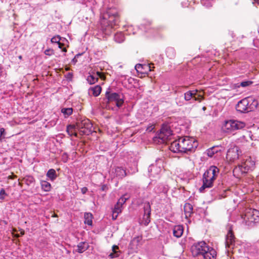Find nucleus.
<instances>
[{"label":"nucleus","instance_id":"dca6fc26","mask_svg":"<svg viewBox=\"0 0 259 259\" xmlns=\"http://www.w3.org/2000/svg\"><path fill=\"white\" fill-rule=\"evenodd\" d=\"M90 245L88 242L86 241H83L79 242L76 246V249H74L73 250V253H75L78 252L79 253H82L89 248Z\"/></svg>","mask_w":259,"mask_h":259},{"label":"nucleus","instance_id":"c756f323","mask_svg":"<svg viewBox=\"0 0 259 259\" xmlns=\"http://www.w3.org/2000/svg\"><path fill=\"white\" fill-rule=\"evenodd\" d=\"M166 54L169 59H172L176 56V51L172 48H168L166 50Z\"/></svg>","mask_w":259,"mask_h":259},{"label":"nucleus","instance_id":"8fccbe9b","mask_svg":"<svg viewBox=\"0 0 259 259\" xmlns=\"http://www.w3.org/2000/svg\"><path fill=\"white\" fill-rule=\"evenodd\" d=\"M88 191V189L87 187H83L81 189V191L82 194H85Z\"/></svg>","mask_w":259,"mask_h":259},{"label":"nucleus","instance_id":"a211bd4d","mask_svg":"<svg viewBox=\"0 0 259 259\" xmlns=\"http://www.w3.org/2000/svg\"><path fill=\"white\" fill-rule=\"evenodd\" d=\"M217 256L216 251L208 246V250H206V252H204L202 257L204 259H215Z\"/></svg>","mask_w":259,"mask_h":259},{"label":"nucleus","instance_id":"aec40b11","mask_svg":"<svg viewBox=\"0 0 259 259\" xmlns=\"http://www.w3.org/2000/svg\"><path fill=\"white\" fill-rule=\"evenodd\" d=\"M221 148L220 146H215L208 149L206 150L207 155L209 157H212L215 153L221 151Z\"/></svg>","mask_w":259,"mask_h":259},{"label":"nucleus","instance_id":"b1692460","mask_svg":"<svg viewBox=\"0 0 259 259\" xmlns=\"http://www.w3.org/2000/svg\"><path fill=\"white\" fill-rule=\"evenodd\" d=\"M161 170L160 167H157L153 164L149 166L148 168V172L152 176L154 177L155 175H158Z\"/></svg>","mask_w":259,"mask_h":259},{"label":"nucleus","instance_id":"f257e3e1","mask_svg":"<svg viewBox=\"0 0 259 259\" xmlns=\"http://www.w3.org/2000/svg\"><path fill=\"white\" fill-rule=\"evenodd\" d=\"M119 16L115 8H108L101 13L100 17L101 30L105 35H109L116 28L119 22Z\"/></svg>","mask_w":259,"mask_h":259},{"label":"nucleus","instance_id":"e433bc0d","mask_svg":"<svg viewBox=\"0 0 259 259\" xmlns=\"http://www.w3.org/2000/svg\"><path fill=\"white\" fill-rule=\"evenodd\" d=\"M176 102L177 104L179 106H182L183 105L186 104V103L185 101V100L182 99V97L176 98Z\"/></svg>","mask_w":259,"mask_h":259},{"label":"nucleus","instance_id":"c9c22d12","mask_svg":"<svg viewBox=\"0 0 259 259\" xmlns=\"http://www.w3.org/2000/svg\"><path fill=\"white\" fill-rule=\"evenodd\" d=\"M155 193L159 194L161 193H165L166 192L164 187L162 185H157L155 188Z\"/></svg>","mask_w":259,"mask_h":259},{"label":"nucleus","instance_id":"bb28decb","mask_svg":"<svg viewBox=\"0 0 259 259\" xmlns=\"http://www.w3.org/2000/svg\"><path fill=\"white\" fill-rule=\"evenodd\" d=\"M84 223L89 226L92 225L93 215L91 213L85 212L84 214Z\"/></svg>","mask_w":259,"mask_h":259},{"label":"nucleus","instance_id":"37998d69","mask_svg":"<svg viewBox=\"0 0 259 259\" xmlns=\"http://www.w3.org/2000/svg\"><path fill=\"white\" fill-rule=\"evenodd\" d=\"M7 194L5 192V190L4 189L2 188L0 190V199H4L6 196H7Z\"/></svg>","mask_w":259,"mask_h":259},{"label":"nucleus","instance_id":"1a4fd4ad","mask_svg":"<svg viewBox=\"0 0 259 259\" xmlns=\"http://www.w3.org/2000/svg\"><path fill=\"white\" fill-rule=\"evenodd\" d=\"M76 126L80 133L82 135H89L92 132V124L88 119L77 121Z\"/></svg>","mask_w":259,"mask_h":259},{"label":"nucleus","instance_id":"a19ab883","mask_svg":"<svg viewBox=\"0 0 259 259\" xmlns=\"http://www.w3.org/2000/svg\"><path fill=\"white\" fill-rule=\"evenodd\" d=\"M252 83L251 81H242L240 83V85H238V87H246L249 86Z\"/></svg>","mask_w":259,"mask_h":259},{"label":"nucleus","instance_id":"7ed1b4c3","mask_svg":"<svg viewBox=\"0 0 259 259\" xmlns=\"http://www.w3.org/2000/svg\"><path fill=\"white\" fill-rule=\"evenodd\" d=\"M219 169L215 166H210L203 175L202 186L200 188V192H202L205 188L212 187L213 183L219 175Z\"/></svg>","mask_w":259,"mask_h":259},{"label":"nucleus","instance_id":"a878e982","mask_svg":"<svg viewBox=\"0 0 259 259\" xmlns=\"http://www.w3.org/2000/svg\"><path fill=\"white\" fill-rule=\"evenodd\" d=\"M184 209L186 217H190L193 212L192 205L190 203H187L184 205Z\"/></svg>","mask_w":259,"mask_h":259},{"label":"nucleus","instance_id":"5701e85b","mask_svg":"<svg viewBox=\"0 0 259 259\" xmlns=\"http://www.w3.org/2000/svg\"><path fill=\"white\" fill-rule=\"evenodd\" d=\"M247 99H250L251 100H249V106H248V109H249V112L253 111L256 109L258 103V101L254 99L252 97H247Z\"/></svg>","mask_w":259,"mask_h":259},{"label":"nucleus","instance_id":"20e7f679","mask_svg":"<svg viewBox=\"0 0 259 259\" xmlns=\"http://www.w3.org/2000/svg\"><path fill=\"white\" fill-rule=\"evenodd\" d=\"M242 218L246 225L253 227L255 223L259 222V211L255 209L247 208L245 209Z\"/></svg>","mask_w":259,"mask_h":259},{"label":"nucleus","instance_id":"58836bf2","mask_svg":"<svg viewBox=\"0 0 259 259\" xmlns=\"http://www.w3.org/2000/svg\"><path fill=\"white\" fill-rule=\"evenodd\" d=\"M142 236H137L133 238L132 241V243H136V245H138L140 241L142 240Z\"/></svg>","mask_w":259,"mask_h":259},{"label":"nucleus","instance_id":"4468645a","mask_svg":"<svg viewBox=\"0 0 259 259\" xmlns=\"http://www.w3.org/2000/svg\"><path fill=\"white\" fill-rule=\"evenodd\" d=\"M197 92V90L193 91H189L186 92L184 94V97L185 101L188 102L192 100L193 101H198L199 102H200L201 101V99L196 97Z\"/></svg>","mask_w":259,"mask_h":259},{"label":"nucleus","instance_id":"de8ad7c7","mask_svg":"<svg viewBox=\"0 0 259 259\" xmlns=\"http://www.w3.org/2000/svg\"><path fill=\"white\" fill-rule=\"evenodd\" d=\"M26 181L27 182V184L29 185L31 183H33L34 182V179L33 177H29L27 179Z\"/></svg>","mask_w":259,"mask_h":259},{"label":"nucleus","instance_id":"cd10ccee","mask_svg":"<svg viewBox=\"0 0 259 259\" xmlns=\"http://www.w3.org/2000/svg\"><path fill=\"white\" fill-rule=\"evenodd\" d=\"M124 35L122 32H117L114 35V40L118 43H121L124 40Z\"/></svg>","mask_w":259,"mask_h":259},{"label":"nucleus","instance_id":"2eb2a0df","mask_svg":"<svg viewBox=\"0 0 259 259\" xmlns=\"http://www.w3.org/2000/svg\"><path fill=\"white\" fill-rule=\"evenodd\" d=\"M235 237L232 230H230L226 237L225 245L226 248H233L234 245Z\"/></svg>","mask_w":259,"mask_h":259},{"label":"nucleus","instance_id":"49530a36","mask_svg":"<svg viewBox=\"0 0 259 259\" xmlns=\"http://www.w3.org/2000/svg\"><path fill=\"white\" fill-rule=\"evenodd\" d=\"M58 47L60 49L62 50V51L64 52H66L67 50L65 48H63L64 44L63 43H61L60 41L58 44Z\"/></svg>","mask_w":259,"mask_h":259},{"label":"nucleus","instance_id":"ddd939ff","mask_svg":"<svg viewBox=\"0 0 259 259\" xmlns=\"http://www.w3.org/2000/svg\"><path fill=\"white\" fill-rule=\"evenodd\" d=\"M249 100L250 99L245 98L239 101L236 106L237 111L241 113L248 112Z\"/></svg>","mask_w":259,"mask_h":259},{"label":"nucleus","instance_id":"7c9ffc66","mask_svg":"<svg viewBox=\"0 0 259 259\" xmlns=\"http://www.w3.org/2000/svg\"><path fill=\"white\" fill-rule=\"evenodd\" d=\"M41 189L46 192H49L51 188V185L50 183L46 181H42L40 183Z\"/></svg>","mask_w":259,"mask_h":259},{"label":"nucleus","instance_id":"6e6d98bb","mask_svg":"<svg viewBox=\"0 0 259 259\" xmlns=\"http://www.w3.org/2000/svg\"><path fill=\"white\" fill-rule=\"evenodd\" d=\"M202 109H203V110H206V107H203L202 108Z\"/></svg>","mask_w":259,"mask_h":259},{"label":"nucleus","instance_id":"79ce46f5","mask_svg":"<svg viewBox=\"0 0 259 259\" xmlns=\"http://www.w3.org/2000/svg\"><path fill=\"white\" fill-rule=\"evenodd\" d=\"M119 255V251H112L109 255V257L111 258H116Z\"/></svg>","mask_w":259,"mask_h":259},{"label":"nucleus","instance_id":"412c9836","mask_svg":"<svg viewBox=\"0 0 259 259\" xmlns=\"http://www.w3.org/2000/svg\"><path fill=\"white\" fill-rule=\"evenodd\" d=\"M76 129H77L76 125L69 124L67 126L66 131L70 136H74L76 137H77Z\"/></svg>","mask_w":259,"mask_h":259},{"label":"nucleus","instance_id":"39448f33","mask_svg":"<svg viewBox=\"0 0 259 259\" xmlns=\"http://www.w3.org/2000/svg\"><path fill=\"white\" fill-rule=\"evenodd\" d=\"M255 167V161L250 157H248L241 164H238L233 170V173L239 176L249 171H252Z\"/></svg>","mask_w":259,"mask_h":259},{"label":"nucleus","instance_id":"bf43d9fd","mask_svg":"<svg viewBox=\"0 0 259 259\" xmlns=\"http://www.w3.org/2000/svg\"><path fill=\"white\" fill-rule=\"evenodd\" d=\"M181 88H182L183 87H181ZM184 88H187V87H184Z\"/></svg>","mask_w":259,"mask_h":259},{"label":"nucleus","instance_id":"473e14b6","mask_svg":"<svg viewBox=\"0 0 259 259\" xmlns=\"http://www.w3.org/2000/svg\"><path fill=\"white\" fill-rule=\"evenodd\" d=\"M87 80L88 82L90 84L95 83L98 81V77L96 76L94 74H90L87 77Z\"/></svg>","mask_w":259,"mask_h":259},{"label":"nucleus","instance_id":"4d7b16f0","mask_svg":"<svg viewBox=\"0 0 259 259\" xmlns=\"http://www.w3.org/2000/svg\"><path fill=\"white\" fill-rule=\"evenodd\" d=\"M19 58L20 59H22V56H19Z\"/></svg>","mask_w":259,"mask_h":259},{"label":"nucleus","instance_id":"0eeeda50","mask_svg":"<svg viewBox=\"0 0 259 259\" xmlns=\"http://www.w3.org/2000/svg\"><path fill=\"white\" fill-rule=\"evenodd\" d=\"M206 250H208V246L204 241L195 243L191 248L192 254L195 257L202 256Z\"/></svg>","mask_w":259,"mask_h":259},{"label":"nucleus","instance_id":"13d9d810","mask_svg":"<svg viewBox=\"0 0 259 259\" xmlns=\"http://www.w3.org/2000/svg\"><path fill=\"white\" fill-rule=\"evenodd\" d=\"M1 140H2L1 136H0V141H1Z\"/></svg>","mask_w":259,"mask_h":259},{"label":"nucleus","instance_id":"f8f14e48","mask_svg":"<svg viewBox=\"0 0 259 259\" xmlns=\"http://www.w3.org/2000/svg\"><path fill=\"white\" fill-rule=\"evenodd\" d=\"M172 135V131L167 125L163 124L160 130V132L158 134V138L164 142L169 139V137Z\"/></svg>","mask_w":259,"mask_h":259},{"label":"nucleus","instance_id":"a18cd8bd","mask_svg":"<svg viewBox=\"0 0 259 259\" xmlns=\"http://www.w3.org/2000/svg\"><path fill=\"white\" fill-rule=\"evenodd\" d=\"M94 75H95L96 76L98 77V78L99 77H100L102 79H104L105 77L104 75L103 74V73L99 72V71L97 72L96 74H94Z\"/></svg>","mask_w":259,"mask_h":259},{"label":"nucleus","instance_id":"f03ea898","mask_svg":"<svg viewBox=\"0 0 259 259\" xmlns=\"http://www.w3.org/2000/svg\"><path fill=\"white\" fill-rule=\"evenodd\" d=\"M197 142L192 137H180L173 141L169 147V149L174 153H187L197 148Z\"/></svg>","mask_w":259,"mask_h":259},{"label":"nucleus","instance_id":"3c124183","mask_svg":"<svg viewBox=\"0 0 259 259\" xmlns=\"http://www.w3.org/2000/svg\"><path fill=\"white\" fill-rule=\"evenodd\" d=\"M118 249V246L115 245H114L112 247V251H117L116 250Z\"/></svg>","mask_w":259,"mask_h":259},{"label":"nucleus","instance_id":"09e8293b","mask_svg":"<svg viewBox=\"0 0 259 259\" xmlns=\"http://www.w3.org/2000/svg\"><path fill=\"white\" fill-rule=\"evenodd\" d=\"M108 189V186L106 185H103L102 186L101 190L103 191H105Z\"/></svg>","mask_w":259,"mask_h":259},{"label":"nucleus","instance_id":"5fc2aeb1","mask_svg":"<svg viewBox=\"0 0 259 259\" xmlns=\"http://www.w3.org/2000/svg\"><path fill=\"white\" fill-rule=\"evenodd\" d=\"M253 3L257 4L259 5V0H254Z\"/></svg>","mask_w":259,"mask_h":259},{"label":"nucleus","instance_id":"2f4dec72","mask_svg":"<svg viewBox=\"0 0 259 259\" xmlns=\"http://www.w3.org/2000/svg\"><path fill=\"white\" fill-rule=\"evenodd\" d=\"M61 112L63 114L64 117L66 118L72 114L73 109L72 108H63L61 109Z\"/></svg>","mask_w":259,"mask_h":259},{"label":"nucleus","instance_id":"6ab92c4d","mask_svg":"<svg viewBox=\"0 0 259 259\" xmlns=\"http://www.w3.org/2000/svg\"><path fill=\"white\" fill-rule=\"evenodd\" d=\"M173 235L177 238H180L183 235L184 228L182 225H177L174 226L173 230Z\"/></svg>","mask_w":259,"mask_h":259},{"label":"nucleus","instance_id":"c03bdc74","mask_svg":"<svg viewBox=\"0 0 259 259\" xmlns=\"http://www.w3.org/2000/svg\"><path fill=\"white\" fill-rule=\"evenodd\" d=\"M45 54L48 56H51L54 54V51L53 49H47L45 51Z\"/></svg>","mask_w":259,"mask_h":259},{"label":"nucleus","instance_id":"393cba45","mask_svg":"<svg viewBox=\"0 0 259 259\" xmlns=\"http://www.w3.org/2000/svg\"><path fill=\"white\" fill-rule=\"evenodd\" d=\"M101 90V87L99 85H97L95 87L90 88L89 92L90 93H92L95 97H97L100 94Z\"/></svg>","mask_w":259,"mask_h":259},{"label":"nucleus","instance_id":"603ef678","mask_svg":"<svg viewBox=\"0 0 259 259\" xmlns=\"http://www.w3.org/2000/svg\"><path fill=\"white\" fill-rule=\"evenodd\" d=\"M72 74L71 73H70L69 72L67 74V79H71V78H72Z\"/></svg>","mask_w":259,"mask_h":259},{"label":"nucleus","instance_id":"c85d7f7f","mask_svg":"<svg viewBox=\"0 0 259 259\" xmlns=\"http://www.w3.org/2000/svg\"><path fill=\"white\" fill-rule=\"evenodd\" d=\"M47 176L52 181H54L57 177L56 172L54 169H49L47 173Z\"/></svg>","mask_w":259,"mask_h":259},{"label":"nucleus","instance_id":"423d86ee","mask_svg":"<svg viewBox=\"0 0 259 259\" xmlns=\"http://www.w3.org/2000/svg\"><path fill=\"white\" fill-rule=\"evenodd\" d=\"M104 100L107 104L112 102H115L116 106L119 108L121 107L124 102V97L122 94L111 92L109 89L105 93V98Z\"/></svg>","mask_w":259,"mask_h":259},{"label":"nucleus","instance_id":"4be33fe9","mask_svg":"<svg viewBox=\"0 0 259 259\" xmlns=\"http://www.w3.org/2000/svg\"><path fill=\"white\" fill-rule=\"evenodd\" d=\"M122 206L116 203L112 210V219L115 220L117 219L118 214L122 212Z\"/></svg>","mask_w":259,"mask_h":259},{"label":"nucleus","instance_id":"ea45409f","mask_svg":"<svg viewBox=\"0 0 259 259\" xmlns=\"http://www.w3.org/2000/svg\"><path fill=\"white\" fill-rule=\"evenodd\" d=\"M248 138H251L250 132L246 131L245 134L241 136L240 139H248Z\"/></svg>","mask_w":259,"mask_h":259},{"label":"nucleus","instance_id":"f704fd0d","mask_svg":"<svg viewBox=\"0 0 259 259\" xmlns=\"http://www.w3.org/2000/svg\"><path fill=\"white\" fill-rule=\"evenodd\" d=\"M127 194L122 195L118 200L116 203L118 205L122 206L123 204L126 202V201L129 198L128 197H126Z\"/></svg>","mask_w":259,"mask_h":259},{"label":"nucleus","instance_id":"6e6552de","mask_svg":"<svg viewBox=\"0 0 259 259\" xmlns=\"http://www.w3.org/2000/svg\"><path fill=\"white\" fill-rule=\"evenodd\" d=\"M246 124L242 121L230 120L226 121L224 125V131L227 133H232L236 130H241L245 127Z\"/></svg>","mask_w":259,"mask_h":259},{"label":"nucleus","instance_id":"864d4df0","mask_svg":"<svg viewBox=\"0 0 259 259\" xmlns=\"http://www.w3.org/2000/svg\"><path fill=\"white\" fill-rule=\"evenodd\" d=\"M4 131H5V130H4V128H1V135L3 134Z\"/></svg>","mask_w":259,"mask_h":259},{"label":"nucleus","instance_id":"f3484780","mask_svg":"<svg viewBox=\"0 0 259 259\" xmlns=\"http://www.w3.org/2000/svg\"><path fill=\"white\" fill-rule=\"evenodd\" d=\"M111 172L114 174V178L117 177L118 179H122L127 175L125 170L121 167H117L114 169H112Z\"/></svg>","mask_w":259,"mask_h":259},{"label":"nucleus","instance_id":"4c0bfd02","mask_svg":"<svg viewBox=\"0 0 259 259\" xmlns=\"http://www.w3.org/2000/svg\"><path fill=\"white\" fill-rule=\"evenodd\" d=\"M61 40H62V38L59 35H56L54 37H53L51 39V41L52 43H55V44H58Z\"/></svg>","mask_w":259,"mask_h":259},{"label":"nucleus","instance_id":"9d476101","mask_svg":"<svg viewBox=\"0 0 259 259\" xmlns=\"http://www.w3.org/2000/svg\"><path fill=\"white\" fill-rule=\"evenodd\" d=\"M241 152L239 151L238 147L232 145L228 150L226 158L230 162H234L238 159L240 155Z\"/></svg>","mask_w":259,"mask_h":259},{"label":"nucleus","instance_id":"9b49d317","mask_svg":"<svg viewBox=\"0 0 259 259\" xmlns=\"http://www.w3.org/2000/svg\"><path fill=\"white\" fill-rule=\"evenodd\" d=\"M144 214L141 224L147 226L150 222L151 206L149 202L144 204Z\"/></svg>","mask_w":259,"mask_h":259},{"label":"nucleus","instance_id":"72a5a7b5","mask_svg":"<svg viewBox=\"0 0 259 259\" xmlns=\"http://www.w3.org/2000/svg\"><path fill=\"white\" fill-rule=\"evenodd\" d=\"M144 67H148L149 69V70L151 71V69H150V66H148L146 65H143L141 64H138L135 66V69L138 72H140L142 74L145 73L143 71V69Z\"/></svg>","mask_w":259,"mask_h":259}]
</instances>
